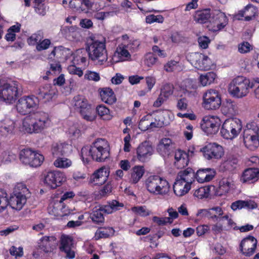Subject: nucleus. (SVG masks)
Wrapping results in <instances>:
<instances>
[{
  "label": "nucleus",
  "instance_id": "5fc2aeb1",
  "mask_svg": "<svg viewBox=\"0 0 259 259\" xmlns=\"http://www.w3.org/2000/svg\"><path fill=\"white\" fill-rule=\"evenodd\" d=\"M83 52L84 50L83 49H78L75 52H72V55L70 58V61L74 64H78L79 62H84L86 58L83 57L82 53Z\"/></svg>",
  "mask_w": 259,
  "mask_h": 259
},
{
  "label": "nucleus",
  "instance_id": "cd10ccee",
  "mask_svg": "<svg viewBox=\"0 0 259 259\" xmlns=\"http://www.w3.org/2000/svg\"><path fill=\"white\" fill-rule=\"evenodd\" d=\"M259 179V169L248 168L245 169L239 177V181L242 184L254 183Z\"/></svg>",
  "mask_w": 259,
  "mask_h": 259
},
{
  "label": "nucleus",
  "instance_id": "c03bdc74",
  "mask_svg": "<svg viewBox=\"0 0 259 259\" xmlns=\"http://www.w3.org/2000/svg\"><path fill=\"white\" fill-rule=\"evenodd\" d=\"M217 78V74L213 72H208L201 74L199 77V81L201 85L205 87L213 83Z\"/></svg>",
  "mask_w": 259,
  "mask_h": 259
},
{
  "label": "nucleus",
  "instance_id": "412c9836",
  "mask_svg": "<svg viewBox=\"0 0 259 259\" xmlns=\"http://www.w3.org/2000/svg\"><path fill=\"white\" fill-rule=\"evenodd\" d=\"M257 241L252 236L243 239L240 243L239 250L245 256H250L255 252Z\"/></svg>",
  "mask_w": 259,
  "mask_h": 259
},
{
  "label": "nucleus",
  "instance_id": "b1692460",
  "mask_svg": "<svg viewBox=\"0 0 259 259\" xmlns=\"http://www.w3.org/2000/svg\"><path fill=\"white\" fill-rule=\"evenodd\" d=\"M109 174L110 169L108 167L102 166L93 174L90 182L94 185H102L107 181Z\"/></svg>",
  "mask_w": 259,
  "mask_h": 259
},
{
  "label": "nucleus",
  "instance_id": "c85d7f7f",
  "mask_svg": "<svg viewBox=\"0 0 259 259\" xmlns=\"http://www.w3.org/2000/svg\"><path fill=\"white\" fill-rule=\"evenodd\" d=\"M157 113L155 120L158 128L168 125L174 119L173 113L168 110L160 111Z\"/></svg>",
  "mask_w": 259,
  "mask_h": 259
},
{
  "label": "nucleus",
  "instance_id": "ddd939ff",
  "mask_svg": "<svg viewBox=\"0 0 259 259\" xmlns=\"http://www.w3.org/2000/svg\"><path fill=\"white\" fill-rule=\"evenodd\" d=\"M187 59L194 67L202 71L210 70L213 65L212 60L202 53H190L187 56Z\"/></svg>",
  "mask_w": 259,
  "mask_h": 259
},
{
  "label": "nucleus",
  "instance_id": "69168bd1",
  "mask_svg": "<svg viewBox=\"0 0 259 259\" xmlns=\"http://www.w3.org/2000/svg\"><path fill=\"white\" fill-rule=\"evenodd\" d=\"M42 38V36L40 33H33L28 38L27 42L29 45L36 46Z\"/></svg>",
  "mask_w": 259,
  "mask_h": 259
},
{
  "label": "nucleus",
  "instance_id": "39448f33",
  "mask_svg": "<svg viewBox=\"0 0 259 259\" xmlns=\"http://www.w3.org/2000/svg\"><path fill=\"white\" fill-rule=\"evenodd\" d=\"M144 185L147 191L154 195H165L169 191L170 185L168 182L157 175L148 176L145 180Z\"/></svg>",
  "mask_w": 259,
  "mask_h": 259
},
{
  "label": "nucleus",
  "instance_id": "7c9ffc66",
  "mask_svg": "<svg viewBox=\"0 0 259 259\" xmlns=\"http://www.w3.org/2000/svg\"><path fill=\"white\" fill-rule=\"evenodd\" d=\"M215 174V170L212 168H207L204 169H200L194 174V177L197 181L202 183L204 182H209L214 177Z\"/></svg>",
  "mask_w": 259,
  "mask_h": 259
},
{
  "label": "nucleus",
  "instance_id": "58836bf2",
  "mask_svg": "<svg viewBox=\"0 0 259 259\" xmlns=\"http://www.w3.org/2000/svg\"><path fill=\"white\" fill-rule=\"evenodd\" d=\"M257 13L258 10L256 7L249 4L239 12L238 15L244 17L245 20L249 21L254 18Z\"/></svg>",
  "mask_w": 259,
  "mask_h": 259
},
{
  "label": "nucleus",
  "instance_id": "6e6552de",
  "mask_svg": "<svg viewBox=\"0 0 259 259\" xmlns=\"http://www.w3.org/2000/svg\"><path fill=\"white\" fill-rule=\"evenodd\" d=\"M242 128L241 120L237 118H229L222 123L221 128L222 136L227 140H232L236 138Z\"/></svg>",
  "mask_w": 259,
  "mask_h": 259
},
{
  "label": "nucleus",
  "instance_id": "e2e57ef3",
  "mask_svg": "<svg viewBox=\"0 0 259 259\" xmlns=\"http://www.w3.org/2000/svg\"><path fill=\"white\" fill-rule=\"evenodd\" d=\"M9 205V199L6 193L0 191V213L4 211Z\"/></svg>",
  "mask_w": 259,
  "mask_h": 259
},
{
  "label": "nucleus",
  "instance_id": "0eeeda50",
  "mask_svg": "<svg viewBox=\"0 0 259 259\" xmlns=\"http://www.w3.org/2000/svg\"><path fill=\"white\" fill-rule=\"evenodd\" d=\"M124 206L122 203L115 200L109 202L104 206H97L94 208L90 217L92 221L97 223H102L104 221V218L102 212L109 214L116 211L120 210Z\"/></svg>",
  "mask_w": 259,
  "mask_h": 259
},
{
  "label": "nucleus",
  "instance_id": "a18cd8bd",
  "mask_svg": "<svg viewBox=\"0 0 259 259\" xmlns=\"http://www.w3.org/2000/svg\"><path fill=\"white\" fill-rule=\"evenodd\" d=\"M53 164L57 168L66 169L72 166V161L65 157H58L54 161Z\"/></svg>",
  "mask_w": 259,
  "mask_h": 259
},
{
  "label": "nucleus",
  "instance_id": "f8f14e48",
  "mask_svg": "<svg viewBox=\"0 0 259 259\" xmlns=\"http://www.w3.org/2000/svg\"><path fill=\"white\" fill-rule=\"evenodd\" d=\"M222 104L221 95L214 89L207 90L202 96V107L207 110H215Z\"/></svg>",
  "mask_w": 259,
  "mask_h": 259
},
{
  "label": "nucleus",
  "instance_id": "37998d69",
  "mask_svg": "<svg viewBox=\"0 0 259 259\" xmlns=\"http://www.w3.org/2000/svg\"><path fill=\"white\" fill-rule=\"evenodd\" d=\"M61 207V202L58 201V199H53L49 203L48 212L50 214L54 215L58 219Z\"/></svg>",
  "mask_w": 259,
  "mask_h": 259
},
{
  "label": "nucleus",
  "instance_id": "7ed1b4c3",
  "mask_svg": "<svg viewBox=\"0 0 259 259\" xmlns=\"http://www.w3.org/2000/svg\"><path fill=\"white\" fill-rule=\"evenodd\" d=\"M105 38L101 39H92L87 44V51L90 58L100 65L105 64L108 60V53L106 49Z\"/></svg>",
  "mask_w": 259,
  "mask_h": 259
},
{
  "label": "nucleus",
  "instance_id": "1a4fd4ad",
  "mask_svg": "<svg viewBox=\"0 0 259 259\" xmlns=\"http://www.w3.org/2000/svg\"><path fill=\"white\" fill-rule=\"evenodd\" d=\"M18 84L17 82H9L0 80V100L7 104H12L18 95Z\"/></svg>",
  "mask_w": 259,
  "mask_h": 259
},
{
  "label": "nucleus",
  "instance_id": "bf43d9fd",
  "mask_svg": "<svg viewBox=\"0 0 259 259\" xmlns=\"http://www.w3.org/2000/svg\"><path fill=\"white\" fill-rule=\"evenodd\" d=\"M158 61V58L152 53H147L144 57V64L148 67H151L155 65Z\"/></svg>",
  "mask_w": 259,
  "mask_h": 259
},
{
  "label": "nucleus",
  "instance_id": "774afa93",
  "mask_svg": "<svg viewBox=\"0 0 259 259\" xmlns=\"http://www.w3.org/2000/svg\"><path fill=\"white\" fill-rule=\"evenodd\" d=\"M51 44V41L49 39H45L42 40H39L36 46V49L38 51H41L48 49Z\"/></svg>",
  "mask_w": 259,
  "mask_h": 259
},
{
  "label": "nucleus",
  "instance_id": "6e6d98bb",
  "mask_svg": "<svg viewBox=\"0 0 259 259\" xmlns=\"http://www.w3.org/2000/svg\"><path fill=\"white\" fill-rule=\"evenodd\" d=\"M131 210L135 214L142 217L149 216L151 213V211L145 205L133 207Z\"/></svg>",
  "mask_w": 259,
  "mask_h": 259
},
{
  "label": "nucleus",
  "instance_id": "ea45409f",
  "mask_svg": "<svg viewBox=\"0 0 259 259\" xmlns=\"http://www.w3.org/2000/svg\"><path fill=\"white\" fill-rule=\"evenodd\" d=\"M72 105L80 113L90 106L89 105L87 100L82 96L74 97L72 101Z\"/></svg>",
  "mask_w": 259,
  "mask_h": 259
},
{
  "label": "nucleus",
  "instance_id": "aec40b11",
  "mask_svg": "<svg viewBox=\"0 0 259 259\" xmlns=\"http://www.w3.org/2000/svg\"><path fill=\"white\" fill-rule=\"evenodd\" d=\"M72 51L62 46L54 48L52 52L48 55L47 59L48 60H60L61 61H67L71 58Z\"/></svg>",
  "mask_w": 259,
  "mask_h": 259
},
{
  "label": "nucleus",
  "instance_id": "c756f323",
  "mask_svg": "<svg viewBox=\"0 0 259 259\" xmlns=\"http://www.w3.org/2000/svg\"><path fill=\"white\" fill-rule=\"evenodd\" d=\"M27 197L24 194L14 193L9 200V205L12 208L17 210H21L25 204Z\"/></svg>",
  "mask_w": 259,
  "mask_h": 259
},
{
  "label": "nucleus",
  "instance_id": "f3484780",
  "mask_svg": "<svg viewBox=\"0 0 259 259\" xmlns=\"http://www.w3.org/2000/svg\"><path fill=\"white\" fill-rule=\"evenodd\" d=\"M154 152V149L152 143L149 141H144L136 148V155L133 157V160L146 162L150 159Z\"/></svg>",
  "mask_w": 259,
  "mask_h": 259
},
{
  "label": "nucleus",
  "instance_id": "6ab92c4d",
  "mask_svg": "<svg viewBox=\"0 0 259 259\" xmlns=\"http://www.w3.org/2000/svg\"><path fill=\"white\" fill-rule=\"evenodd\" d=\"M204 157L208 159H219L224 155L223 147L215 143H209L201 149Z\"/></svg>",
  "mask_w": 259,
  "mask_h": 259
},
{
  "label": "nucleus",
  "instance_id": "052dcab7",
  "mask_svg": "<svg viewBox=\"0 0 259 259\" xmlns=\"http://www.w3.org/2000/svg\"><path fill=\"white\" fill-rule=\"evenodd\" d=\"M66 132L69 137L73 139L77 138L80 136V131L76 124H72L69 125Z\"/></svg>",
  "mask_w": 259,
  "mask_h": 259
},
{
  "label": "nucleus",
  "instance_id": "864d4df0",
  "mask_svg": "<svg viewBox=\"0 0 259 259\" xmlns=\"http://www.w3.org/2000/svg\"><path fill=\"white\" fill-rule=\"evenodd\" d=\"M20 30V25L17 24L11 26L8 30L5 36V38L7 41H14L16 38V33L19 32Z\"/></svg>",
  "mask_w": 259,
  "mask_h": 259
},
{
  "label": "nucleus",
  "instance_id": "393cba45",
  "mask_svg": "<svg viewBox=\"0 0 259 259\" xmlns=\"http://www.w3.org/2000/svg\"><path fill=\"white\" fill-rule=\"evenodd\" d=\"M235 187L234 181L231 178H225L221 179L218 187H215L213 195L222 196L229 193Z\"/></svg>",
  "mask_w": 259,
  "mask_h": 259
},
{
  "label": "nucleus",
  "instance_id": "4be33fe9",
  "mask_svg": "<svg viewBox=\"0 0 259 259\" xmlns=\"http://www.w3.org/2000/svg\"><path fill=\"white\" fill-rule=\"evenodd\" d=\"M35 133H39L51 125L49 115L45 112L35 114L33 116Z\"/></svg>",
  "mask_w": 259,
  "mask_h": 259
},
{
  "label": "nucleus",
  "instance_id": "4468645a",
  "mask_svg": "<svg viewBox=\"0 0 259 259\" xmlns=\"http://www.w3.org/2000/svg\"><path fill=\"white\" fill-rule=\"evenodd\" d=\"M67 181L65 172L59 170H51L44 175V183L46 187L55 189L60 187Z\"/></svg>",
  "mask_w": 259,
  "mask_h": 259
},
{
  "label": "nucleus",
  "instance_id": "9b49d317",
  "mask_svg": "<svg viewBox=\"0 0 259 259\" xmlns=\"http://www.w3.org/2000/svg\"><path fill=\"white\" fill-rule=\"evenodd\" d=\"M19 159L20 161L25 165L37 167L42 163L44 156L37 151L26 148L20 151Z\"/></svg>",
  "mask_w": 259,
  "mask_h": 259
},
{
  "label": "nucleus",
  "instance_id": "473e14b6",
  "mask_svg": "<svg viewBox=\"0 0 259 259\" xmlns=\"http://www.w3.org/2000/svg\"><path fill=\"white\" fill-rule=\"evenodd\" d=\"M145 173L144 166L137 165L134 166L131 170L129 182L132 184L138 183L142 178Z\"/></svg>",
  "mask_w": 259,
  "mask_h": 259
},
{
  "label": "nucleus",
  "instance_id": "8fccbe9b",
  "mask_svg": "<svg viewBox=\"0 0 259 259\" xmlns=\"http://www.w3.org/2000/svg\"><path fill=\"white\" fill-rule=\"evenodd\" d=\"M114 233V230L111 227L105 228L98 230L95 233L96 239L102 238H107L112 236Z\"/></svg>",
  "mask_w": 259,
  "mask_h": 259
},
{
  "label": "nucleus",
  "instance_id": "20e7f679",
  "mask_svg": "<svg viewBox=\"0 0 259 259\" xmlns=\"http://www.w3.org/2000/svg\"><path fill=\"white\" fill-rule=\"evenodd\" d=\"M194 177V172L190 168L178 173L173 185L174 192L177 196L182 197L189 192Z\"/></svg>",
  "mask_w": 259,
  "mask_h": 259
},
{
  "label": "nucleus",
  "instance_id": "2eb2a0df",
  "mask_svg": "<svg viewBox=\"0 0 259 259\" xmlns=\"http://www.w3.org/2000/svg\"><path fill=\"white\" fill-rule=\"evenodd\" d=\"M39 104L38 99L34 96H23L16 103V108L21 114L25 115L36 109Z\"/></svg>",
  "mask_w": 259,
  "mask_h": 259
},
{
  "label": "nucleus",
  "instance_id": "0e129e2a",
  "mask_svg": "<svg viewBox=\"0 0 259 259\" xmlns=\"http://www.w3.org/2000/svg\"><path fill=\"white\" fill-rule=\"evenodd\" d=\"M14 193H20L21 194H24L27 197L29 194V191L24 184L19 183L17 184L15 186Z\"/></svg>",
  "mask_w": 259,
  "mask_h": 259
},
{
  "label": "nucleus",
  "instance_id": "dca6fc26",
  "mask_svg": "<svg viewBox=\"0 0 259 259\" xmlns=\"http://www.w3.org/2000/svg\"><path fill=\"white\" fill-rule=\"evenodd\" d=\"M222 124L221 119L216 115H207L203 117L201 123V128L207 135L217 134Z\"/></svg>",
  "mask_w": 259,
  "mask_h": 259
},
{
  "label": "nucleus",
  "instance_id": "de8ad7c7",
  "mask_svg": "<svg viewBox=\"0 0 259 259\" xmlns=\"http://www.w3.org/2000/svg\"><path fill=\"white\" fill-rule=\"evenodd\" d=\"M96 111L98 115L103 120H109L112 118L109 109L104 105L98 106L96 108Z\"/></svg>",
  "mask_w": 259,
  "mask_h": 259
},
{
  "label": "nucleus",
  "instance_id": "a878e982",
  "mask_svg": "<svg viewBox=\"0 0 259 259\" xmlns=\"http://www.w3.org/2000/svg\"><path fill=\"white\" fill-rule=\"evenodd\" d=\"M174 87L172 85L166 83L160 89V94L157 99L153 103L154 107H159L164 102L167 101L173 94Z\"/></svg>",
  "mask_w": 259,
  "mask_h": 259
},
{
  "label": "nucleus",
  "instance_id": "79ce46f5",
  "mask_svg": "<svg viewBox=\"0 0 259 259\" xmlns=\"http://www.w3.org/2000/svg\"><path fill=\"white\" fill-rule=\"evenodd\" d=\"M212 13L209 9H205L195 12L194 15V21L198 23L203 24L206 23L208 19H210Z\"/></svg>",
  "mask_w": 259,
  "mask_h": 259
},
{
  "label": "nucleus",
  "instance_id": "4d7b16f0",
  "mask_svg": "<svg viewBox=\"0 0 259 259\" xmlns=\"http://www.w3.org/2000/svg\"><path fill=\"white\" fill-rule=\"evenodd\" d=\"M76 213L77 211L75 208H70L65 205L64 203H61V207L60 208L58 219H61L63 217L74 214Z\"/></svg>",
  "mask_w": 259,
  "mask_h": 259
},
{
  "label": "nucleus",
  "instance_id": "2f4dec72",
  "mask_svg": "<svg viewBox=\"0 0 259 259\" xmlns=\"http://www.w3.org/2000/svg\"><path fill=\"white\" fill-rule=\"evenodd\" d=\"M56 244V238L53 236H45L41 238L37 243L38 248L45 252L52 251Z\"/></svg>",
  "mask_w": 259,
  "mask_h": 259
},
{
  "label": "nucleus",
  "instance_id": "4c0bfd02",
  "mask_svg": "<svg viewBox=\"0 0 259 259\" xmlns=\"http://www.w3.org/2000/svg\"><path fill=\"white\" fill-rule=\"evenodd\" d=\"M172 141L169 138L162 139L158 145V151L162 156H168L171 149Z\"/></svg>",
  "mask_w": 259,
  "mask_h": 259
},
{
  "label": "nucleus",
  "instance_id": "f257e3e1",
  "mask_svg": "<svg viewBox=\"0 0 259 259\" xmlns=\"http://www.w3.org/2000/svg\"><path fill=\"white\" fill-rule=\"evenodd\" d=\"M81 157L84 164H88L91 158L98 162H103L108 158L110 155V146L107 141L98 139L90 147H83L81 150Z\"/></svg>",
  "mask_w": 259,
  "mask_h": 259
},
{
  "label": "nucleus",
  "instance_id": "a19ab883",
  "mask_svg": "<svg viewBox=\"0 0 259 259\" xmlns=\"http://www.w3.org/2000/svg\"><path fill=\"white\" fill-rule=\"evenodd\" d=\"M215 189L214 186H208L200 187L194 191L193 196L198 199L208 198L210 195H213L211 192Z\"/></svg>",
  "mask_w": 259,
  "mask_h": 259
},
{
  "label": "nucleus",
  "instance_id": "c9c22d12",
  "mask_svg": "<svg viewBox=\"0 0 259 259\" xmlns=\"http://www.w3.org/2000/svg\"><path fill=\"white\" fill-rule=\"evenodd\" d=\"M15 127V122L10 118H6L0 123V133L4 136L12 134Z\"/></svg>",
  "mask_w": 259,
  "mask_h": 259
},
{
  "label": "nucleus",
  "instance_id": "338daca9",
  "mask_svg": "<svg viewBox=\"0 0 259 259\" xmlns=\"http://www.w3.org/2000/svg\"><path fill=\"white\" fill-rule=\"evenodd\" d=\"M9 252L10 254L14 256L15 258L21 257L23 255V248L22 247H17L12 246L9 249Z\"/></svg>",
  "mask_w": 259,
  "mask_h": 259
},
{
  "label": "nucleus",
  "instance_id": "f704fd0d",
  "mask_svg": "<svg viewBox=\"0 0 259 259\" xmlns=\"http://www.w3.org/2000/svg\"><path fill=\"white\" fill-rule=\"evenodd\" d=\"M34 122V120L32 116H26L22 120L21 124L20 125V131L25 133H35Z\"/></svg>",
  "mask_w": 259,
  "mask_h": 259
},
{
  "label": "nucleus",
  "instance_id": "f03ea898",
  "mask_svg": "<svg viewBox=\"0 0 259 259\" xmlns=\"http://www.w3.org/2000/svg\"><path fill=\"white\" fill-rule=\"evenodd\" d=\"M259 84V77L251 79L243 76H238L233 78L228 84L229 94L234 98L243 99L248 96L250 89Z\"/></svg>",
  "mask_w": 259,
  "mask_h": 259
},
{
  "label": "nucleus",
  "instance_id": "a211bd4d",
  "mask_svg": "<svg viewBox=\"0 0 259 259\" xmlns=\"http://www.w3.org/2000/svg\"><path fill=\"white\" fill-rule=\"evenodd\" d=\"M228 23V19L225 13L219 11H214L209 20L207 28L213 32L222 30Z\"/></svg>",
  "mask_w": 259,
  "mask_h": 259
},
{
  "label": "nucleus",
  "instance_id": "9d476101",
  "mask_svg": "<svg viewBox=\"0 0 259 259\" xmlns=\"http://www.w3.org/2000/svg\"><path fill=\"white\" fill-rule=\"evenodd\" d=\"M243 141L246 147L251 150L259 146V126L255 123L247 124L244 132Z\"/></svg>",
  "mask_w": 259,
  "mask_h": 259
},
{
  "label": "nucleus",
  "instance_id": "bb28decb",
  "mask_svg": "<svg viewBox=\"0 0 259 259\" xmlns=\"http://www.w3.org/2000/svg\"><path fill=\"white\" fill-rule=\"evenodd\" d=\"M72 150L71 144L67 142H57L52 144L51 152L53 157L57 158L69 154Z\"/></svg>",
  "mask_w": 259,
  "mask_h": 259
},
{
  "label": "nucleus",
  "instance_id": "680f3d73",
  "mask_svg": "<svg viewBox=\"0 0 259 259\" xmlns=\"http://www.w3.org/2000/svg\"><path fill=\"white\" fill-rule=\"evenodd\" d=\"M163 21L164 18L161 15L150 14L147 16L145 18V21L148 24H152L155 22L162 23Z\"/></svg>",
  "mask_w": 259,
  "mask_h": 259
},
{
  "label": "nucleus",
  "instance_id": "09e8293b",
  "mask_svg": "<svg viewBox=\"0 0 259 259\" xmlns=\"http://www.w3.org/2000/svg\"><path fill=\"white\" fill-rule=\"evenodd\" d=\"M139 128L142 131H146L148 130H152L153 128L157 127L155 121L150 122L147 119V116H144L141 119L139 122Z\"/></svg>",
  "mask_w": 259,
  "mask_h": 259
},
{
  "label": "nucleus",
  "instance_id": "5701e85b",
  "mask_svg": "<svg viewBox=\"0 0 259 259\" xmlns=\"http://www.w3.org/2000/svg\"><path fill=\"white\" fill-rule=\"evenodd\" d=\"M193 150L189 149L188 152L178 150L175 154V165L178 168H182L187 166L189 162L190 157L193 156Z\"/></svg>",
  "mask_w": 259,
  "mask_h": 259
},
{
  "label": "nucleus",
  "instance_id": "603ef678",
  "mask_svg": "<svg viewBox=\"0 0 259 259\" xmlns=\"http://www.w3.org/2000/svg\"><path fill=\"white\" fill-rule=\"evenodd\" d=\"M181 88L184 93H191L192 89L197 88L196 81L192 79H187L183 81Z\"/></svg>",
  "mask_w": 259,
  "mask_h": 259
},
{
  "label": "nucleus",
  "instance_id": "423d86ee",
  "mask_svg": "<svg viewBox=\"0 0 259 259\" xmlns=\"http://www.w3.org/2000/svg\"><path fill=\"white\" fill-rule=\"evenodd\" d=\"M122 42L118 45L114 52L112 60L113 63L131 60V53L134 51L138 44L134 40H129L127 35L122 36Z\"/></svg>",
  "mask_w": 259,
  "mask_h": 259
},
{
  "label": "nucleus",
  "instance_id": "49530a36",
  "mask_svg": "<svg viewBox=\"0 0 259 259\" xmlns=\"http://www.w3.org/2000/svg\"><path fill=\"white\" fill-rule=\"evenodd\" d=\"M224 211L222 208L215 206L208 208V219L213 221H217L223 217Z\"/></svg>",
  "mask_w": 259,
  "mask_h": 259
},
{
  "label": "nucleus",
  "instance_id": "13d9d810",
  "mask_svg": "<svg viewBox=\"0 0 259 259\" xmlns=\"http://www.w3.org/2000/svg\"><path fill=\"white\" fill-rule=\"evenodd\" d=\"M80 114L83 119L89 121H92L96 118L94 110L90 106L81 112Z\"/></svg>",
  "mask_w": 259,
  "mask_h": 259
},
{
  "label": "nucleus",
  "instance_id": "72a5a7b5",
  "mask_svg": "<svg viewBox=\"0 0 259 259\" xmlns=\"http://www.w3.org/2000/svg\"><path fill=\"white\" fill-rule=\"evenodd\" d=\"M237 105L231 99H227L223 103L221 108L222 113L226 116L233 115L237 112Z\"/></svg>",
  "mask_w": 259,
  "mask_h": 259
},
{
  "label": "nucleus",
  "instance_id": "3c124183",
  "mask_svg": "<svg viewBox=\"0 0 259 259\" xmlns=\"http://www.w3.org/2000/svg\"><path fill=\"white\" fill-rule=\"evenodd\" d=\"M72 245L73 238L72 237L67 235H62L61 236L60 246V250L72 247Z\"/></svg>",
  "mask_w": 259,
  "mask_h": 259
},
{
  "label": "nucleus",
  "instance_id": "e433bc0d",
  "mask_svg": "<svg viewBox=\"0 0 259 259\" xmlns=\"http://www.w3.org/2000/svg\"><path fill=\"white\" fill-rule=\"evenodd\" d=\"M101 100L103 102L113 104L116 101V98L113 90L109 88H104L100 92Z\"/></svg>",
  "mask_w": 259,
  "mask_h": 259
}]
</instances>
